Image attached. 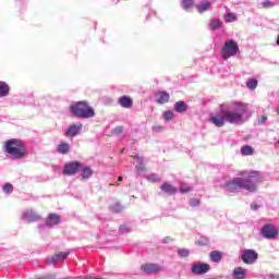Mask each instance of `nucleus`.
<instances>
[{"label": "nucleus", "mask_w": 279, "mask_h": 279, "mask_svg": "<svg viewBox=\"0 0 279 279\" xmlns=\"http://www.w3.org/2000/svg\"><path fill=\"white\" fill-rule=\"evenodd\" d=\"M141 269L144 274L148 276L151 274H160L162 271V265L159 264H144L141 266Z\"/></svg>", "instance_id": "1a4fd4ad"}, {"label": "nucleus", "mask_w": 279, "mask_h": 279, "mask_svg": "<svg viewBox=\"0 0 279 279\" xmlns=\"http://www.w3.org/2000/svg\"><path fill=\"white\" fill-rule=\"evenodd\" d=\"M14 191V186L10 183H5L3 185V192L4 193H12Z\"/></svg>", "instance_id": "72a5a7b5"}, {"label": "nucleus", "mask_w": 279, "mask_h": 279, "mask_svg": "<svg viewBox=\"0 0 279 279\" xmlns=\"http://www.w3.org/2000/svg\"><path fill=\"white\" fill-rule=\"evenodd\" d=\"M267 123V116H260V118L258 119V124L263 125Z\"/></svg>", "instance_id": "4c0bfd02"}, {"label": "nucleus", "mask_w": 279, "mask_h": 279, "mask_svg": "<svg viewBox=\"0 0 279 279\" xmlns=\"http://www.w3.org/2000/svg\"><path fill=\"white\" fill-rule=\"evenodd\" d=\"M239 53V43L234 39L227 40L221 49V56L223 60L234 58Z\"/></svg>", "instance_id": "39448f33"}, {"label": "nucleus", "mask_w": 279, "mask_h": 279, "mask_svg": "<svg viewBox=\"0 0 279 279\" xmlns=\"http://www.w3.org/2000/svg\"><path fill=\"white\" fill-rule=\"evenodd\" d=\"M190 206H193V207L199 206V199H197V198H192V199L190 201Z\"/></svg>", "instance_id": "58836bf2"}, {"label": "nucleus", "mask_w": 279, "mask_h": 279, "mask_svg": "<svg viewBox=\"0 0 279 279\" xmlns=\"http://www.w3.org/2000/svg\"><path fill=\"white\" fill-rule=\"evenodd\" d=\"M241 258L245 265H254L258 260V253L252 248H246L243 251Z\"/></svg>", "instance_id": "423d86ee"}, {"label": "nucleus", "mask_w": 279, "mask_h": 279, "mask_svg": "<svg viewBox=\"0 0 279 279\" xmlns=\"http://www.w3.org/2000/svg\"><path fill=\"white\" fill-rule=\"evenodd\" d=\"M117 132H121V128L116 129Z\"/></svg>", "instance_id": "a18cd8bd"}, {"label": "nucleus", "mask_w": 279, "mask_h": 279, "mask_svg": "<svg viewBox=\"0 0 279 279\" xmlns=\"http://www.w3.org/2000/svg\"><path fill=\"white\" fill-rule=\"evenodd\" d=\"M58 154L66 155L71 151V145L66 142H62L57 146Z\"/></svg>", "instance_id": "f3484780"}, {"label": "nucleus", "mask_w": 279, "mask_h": 279, "mask_svg": "<svg viewBox=\"0 0 279 279\" xmlns=\"http://www.w3.org/2000/svg\"><path fill=\"white\" fill-rule=\"evenodd\" d=\"M262 234L264 239H276L278 236V229L274 225H265L262 228Z\"/></svg>", "instance_id": "6e6552de"}, {"label": "nucleus", "mask_w": 279, "mask_h": 279, "mask_svg": "<svg viewBox=\"0 0 279 279\" xmlns=\"http://www.w3.org/2000/svg\"><path fill=\"white\" fill-rule=\"evenodd\" d=\"M241 175H260V171L256 170H244Z\"/></svg>", "instance_id": "473e14b6"}, {"label": "nucleus", "mask_w": 279, "mask_h": 279, "mask_svg": "<svg viewBox=\"0 0 279 279\" xmlns=\"http://www.w3.org/2000/svg\"><path fill=\"white\" fill-rule=\"evenodd\" d=\"M227 186L230 193H234V191H239V189H245V191H250V193L256 192V184L252 179L235 178L232 182L227 183Z\"/></svg>", "instance_id": "20e7f679"}, {"label": "nucleus", "mask_w": 279, "mask_h": 279, "mask_svg": "<svg viewBox=\"0 0 279 279\" xmlns=\"http://www.w3.org/2000/svg\"><path fill=\"white\" fill-rule=\"evenodd\" d=\"M38 219H40V216L35 215V216H32L31 218H28V221H38Z\"/></svg>", "instance_id": "ea45409f"}, {"label": "nucleus", "mask_w": 279, "mask_h": 279, "mask_svg": "<svg viewBox=\"0 0 279 279\" xmlns=\"http://www.w3.org/2000/svg\"><path fill=\"white\" fill-rule=\"evenodd\" d=\"M70 110L74 117H78L80 119H93L95 117V110L84 101L72 105Z\"/></svg>", "instance_id": "7ed1b4c3"}, {"label": "nucleus", "mask_w": 279, "mask_h": 279, "mask_svg": "<svg viewBox=\"0 0 279 279\" xmlns=\"http://www.w3.org/2000/svg\"><path fill=\"white\" fill-rule=\"evenodd\" d=\"M169 241H171V238H165L163 239V243H169Z\"/></svg>", "instance_id": "37998d69"}, {"label": "nucleus", "mask_w": 279, "mask_h": 279, "mask_svg": "<svg viewBox=\"0 0 279 279\" xmlns=\"http://www.w3.org/2000/svg\"><path fill=\"white\" fill-rule=\"evenodd\" d=\"M242 156H254V149L252 146L245 145L241 148Z\"/></svg>", "instance_id": "393cba45"}, {"label": "nucleus", "mask_w": 279, "mask_h": 279, "mask_svg": "<svg viewBox=\"0 0 279 279\" xmlns=\"http://www.w3.org/2000/svg\"><path fill=\"white\" fill-rule=\"evenodd\" d=\"M246 86L248 90H256V87L258 86V81H256V78H251L246 82Z\"/></svg>", "instance_id": "bb28decb"}, {"label": "nucleus", "mask_w": 279, "mask_h": 279, "mask_svg": "<svg viewBox=\"0 0 279 279\" xmlns=\"http://www.w3.org/2000/svg\"><path fill=\"white\" fill-rule=\"evenodd\" d=\"M134 160L136 162L135 169H136L137 173H145L147 171V168L145 167V158H143L138 155H135Z\"/></svg>", "instance_id": "f8f14e48"}, {"label": "nucleus", "mask_w": 279, "mask_h": 279, "mask_svg": "<svg viewBox=\"0 0 279 279\" xmlns=\"http://www.w3.org/2000/svg\"><path fill=\"white\" fill-rule=\"evenodd\" d=\"M119 104L122 108H131L133 105L132 98L128 96H122L119 99Z\"/></svg>", "instance_id": "4be33fe9"}, {"label": "nucleus", "mask_w": 279, "mask_h": 279, "mask_svg": "<svg viewBox=\"0 0 279 279\" xmlns=\"http://www.w3.org/2000/svg\"><path fill=\"white\" fill-rule=\"evenodd\" d=\"M221 25H223V22H221V20L211 19L209 24H208V27H209V29L215 31V29H220Z\"/></svg>", "instance_id": "5701e85b"}, {"label": "nucleus", "mask_w": 279, "mask_h": 279, "mask_svg": "<svg viewBox=\"0 0 279 279\" xmlns=\"http://www.w3.org/2000/svg\"><path fill=\"white\" fill-rule=\"evenodd\" d=\"M210 271V265L208 264H194L192 266V274L194 276H204V274H208Z\"/></svg>", "instance_id": "9b49d317"}, {"label": "nucleus", "mask_w": 279, "mask_h": 279, "mask_svg": "<svg viewBox=\"0 0 279 279\" xmlns=\"http://www.w3.org/2000/svg\"><path fill=\"white\" fill-rule=\"evenodd\" d=\"M81 171H82L83 175H93V173H94L93 168H90V166H86L84 163H82Z\"/></svg>", "instance_id": "cd10ccee"}, {"label": "nucleus", "mask_w": 279, "mask_h": 279, "mask_svg": "<svg viewBox=\"0 0 279 279\" xmlns=\"http://www.w3.org/2000/svg\"><path fill=\"white\" fill-rule=\"evenodd\" d=\"M69 252H61L56 254L54 256H52L50 259H47V264L48 265H52L56 263H62L63 260H65V258L69 257Z\"/></svg>", "instance_id": "ddd939ff"}, {"label": "nucleus", "mask_w": 279, "mask_h": 279, "mask_svg": "<svg viewBox=\"0 0 279 279\" xmlns=\"http://www.w3.org/2000/svg\"><path fill=\"white\" fill-rule=\"evenodd\" d=\"M178 254L181 256V258H187L190 252H189V250H186V248H180V250L178 251Z\"/></svg>", "instance_id": "f704fd0d"}, {"label": "nucleus", "mask_w": 279, "mask_h": 279, "mask_svg": "<svg viewBox=\"0 0 279 279\" xmlns=\"http://www.w3.org/2000/svg\"><path fill=\"white\" fill-rule=\"evenodd\" d=\"M209 258L211 263H221V259L223 258V253H221V251H211L209 253Z\"/></svg>", "instance_id": "a211bd4d"}, {"label": "nucleus", "mask_w": 279, "mask_h": 279, "mask_svg": "<svg viewBox=\"0 0 279 279\" xmlns=\"http://www.w3.org/2000/svg\"><path fill=\"white\" fill-rule=\"evenodd\" d=\"M162 193H167L168 195H175L178 193V187L169 184V183H163L160 186Z\"/></svg>", "instance_id": "2eb2a0df"}, {"label": "nucleus", "mask_w": 279, "mask_h": 279, "mask_svg": "<svg viewBox=\"0 0 279 279\" xmlns=\"http://www.w3.org/2000/svg\"><path fill=\"white\" fill-rule=\"evenodd\" d=\"M78 171H82L81 161H69L64 165L63 173H65V175H75Z\"/></svg>", "instance_id": "0eeeda50"}, {"label": "nucleus", "mask_w": 279, "mask_h": 279, "mask_svg": "<svg viewBox=\"0 0 279 279\" xmlns=\"http://www.w3.org/2000/svg\"><path fill=\"white\" fill-rule=\"evenodd\" d=\"M60 223V216L57 214H50L46 219V226L49 228H53V226H58Z\"/></svg>", "instance_id": "4468645a"}, {"label": "nucleus", "mask_w": 279, "mask_h": 279, "mask_svg": "<svg viewBox=\"0 0 279 279\" xmlns=\"http://www.w3.org/2000/svg\"><path fill=\"white\" fill-rule=\"evenodd\" d=\"M263 8H274V2L266 0L262 3Z\"/></svg>", "instance_id": "c9c22d12"}, {"label": "nucleus", "mask_w": 279, "mask_h": 279, "mask_svg": "<svg viewBox=\"0 0 279 279\" xmlns=\"http://www.w3.org/2000/svg\"><path fill=\"white\" fill-rule=\"evenodd\" d=\"M155 100L157 104H167L169 101V94L166 92H158L155 95Z\"/></svg>", "instance_id": "dca6fc26"}, {"label": "nucleus", "mask_w": 279, "mask_h": 279, "mask_svg": "<svg viewBox=\"0 0 279 279\" xmlns=\"http://www.w3.org/2000/svg\"><path fill=\"white\" fill-rule=\"evenodd\" d=\"M173 117H175V113L172 110H168L162 113L165 121H173Z\"/></svg>", "instance_id": "c85d7f7f"}, {"label": "nucleus", "mask_w": 279, "mask_h": 279, "mask_svg": "<svg viewBox=\"0 0 279 279\" xmlns=\"http://www.w3.org/2000/svg\"><path fill=\"white\" fill-rule=\"evenodd\" d=\"M235 21H238L236 15L230 11H227V13L225 15V22L226 23H234Z\"/></svg>", "instance_id": "a878e982"}, {"label": "nucleus", "mask_w": 279, "mask_h": 279, "mask_svg": "<svg viewBox=\"0 0 279 279\" xmlns=\"http://www.w3.org/2000/svg\"><path fill=\"white\" fill-rule=\"evenodd\" d=\"M252 210H258L260 206L258 204H252L251 205Z\"/></svg>", "instance_id": "a19ab883"}, {"label": "nucleus", "mask_w": 279, "mask_h": 279, "mask_svg": "<svg viewBox=\"0 0 279 279\" xmlns=\"http://www.w3.org/2000/svg\"><path fill=\"white\" fill-rule=\"evenodd\" d=\"M245 114H247V104L233 102L230 109L221 110L218 114L213 116L209 121L216 128H223L226 123L241 125L245 123Z\"/></svg>", "instance_id": "f257e3e1"}, {"label": "nucleus", "mask_w": 279, "mask_h": 279, "mask_svg": "<svg viewBox=\"0 0 279 279\" xmlns=\"http://www.w3.org/2000/svg\"><path fill=\"white\" fill-rule=\"evenodd\" d=\"M174 110L179 113L186 112V110H189V106L184 101H178L174 104Z\"/></svg>", "instance_id": "b1692460"}, {"label": "nucleus", "mask_w": 279, "mask_h": 279, "mask_svg": "<svg viewBox=\"0 0 279 279\" xmlns=\"http://www.w3.org/2000/svg\"><path fill=\"white\" fill-rule=\"evenodd\" d=\"M190 8H193V0H183L182 1V9L189 10Z\"/></svg>", "instance_id": "2f4dec72"}, {"label": "nucleus", "mask_w": 279, "mask_h": 279, "mask_svg": "<svg viewBox=\"0 0 279 279\" xmlns=\"http://www.w3.org/2000/svg\"><path fill=\"white\" fill-rule=\"evenodd\" d=\"M213 3L210 1H205L198 5H196L197 12L199 14H204V12H208V9L211 8Z\"/></svg>", "instance_id": "412c9836"}, {"label": "nucleus", "mask_w": 279, "mask_h": 279, "mask_svg": "<svg viewBox=\"0 0 279 279\" xmlns=\"http://www.w3.org/2000/svg\"><path fill=\"white\" fill-rule=\"evenodd\" d=\"M210 243V240L208 238H201L198 241H196V245H199L201 247H204Z\"/></svg>", "instance_id": "7c9ffc66"}, {"label": "nucleus", "mask_w": 279, "mask_h": 279, "mask_svg": "<svg viewBox=\"0 0 279 279\" xmlns=\"http://www.w3.org/2000/svg\"><path fill=\"white\" fill-rule=\"evenodd\" d=\"M2 149L11 160H21L27 156V147L20 138H11L3 142Z\"/></svg>", "instance_id": "f03ea898"}, {"label": "nucleus", "mask_w": 279, "mask_h": 279, "mask_svg": "<svg viewBox=\"0 0 279 279\" xmlns=\"http://www.w3.org/2000/svg\"><path fill=\"white\" fill-rule=\"evenodd\" d=\"M120 232H130V230H128V227L121 226L120 227Z\"/></svg>", "instance_id": "79ce46f5"}, {"label": "nucleus", "mask_w": 279, "mask_h": 279, "mask_svg": "<svg viewBox=\"0 0 279 279\" xmlns=\"http://www.w3.org/2000/svg\"><path fill=\"white\" fill-rule=\"evenodd\" d=\"M8 95H10V85L3 81H0V99L2 97H8Z\"/></svg>", "instance_id": "6ab92c4d"}, {"label": "nucleus", "mask_w": 279, "mask_h": 279, "mask_svg": "<svg viewBox=\"0 0 279 279\" xmlns=\"http://www.w3.org/2000/svg\"><path fill=\"white\" fill-rule=\"evenodd\" d=\"M247 270L243 267H235L233 270V276L235 279H245Z\"/></svg>", "instance_id": "aec40b11"}, {"label": "nucleus", "mask_w": 279, "mask_h": 279, "mask_svg": "<svg viewBox=\"0 0 279 279\" xmlns=\"http://www.w3.org/2000/svg\"><path fill=\"white\" fill-rule=\"evenodd\" d=\"M154 132H165V126L162 125H155L153 126Z\"/></svg>", "instance_id": "e433bc0d"}, {"label": "nucleus", "mask_w": 279, "mask_h": 279, "mask_svg": "<svg viewBox=\"0 0 279 279\" xmlns=\"http://www.w3.org/2000/svg\"><path fill=\"white\" fill-rule=\"evenodd\" d=\"M84 128V124L77 123V124H71L66 130H65V136L68 138H75L82 132Z\"/></svg>", "instance_id": "9d476101"}, {"label": "nucleus", "mask_w": 279, "mask_h": 279, "mask_svg": "<svg viewBox=\"0 0 279 279\" xmlns=\"http://www.w3.org/2000/svg\"><path fill=\"white\" fill-rule=\"evenodd\" d=\"M193 186L187 185L186 183L181 184L180 192L183 194L191 193Z\"/></svg>", "instance_id": "c756f323"}, {"label": "nucleus", "mask_w": 279, "mask_h": 279, "mask_svg": "<svg viewBox=\"0 0 279 279\" xmlns=\"http://www.w3.org/2000/svg\"><path fill=\"white\" fill-rule=\"evenodd\" d=\"M118 182H123V177H119Z\"/></svg>", "instance_id": "c03bdc74"}]
</instances>
